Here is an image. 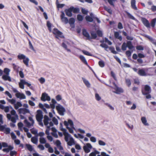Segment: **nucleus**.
<instances>
[{
  "label": "nucleus",
  "instance_id": "nucleus-24",
  "mask_svg": "<svg viewBox=\"0 0 156 156\" xmlns=\"http://www.w3.org/2000/svg\"><path fill=\"white\" fill-rule=\"evenodd\" d=\"M31 141L34 144H37L38 143V139L36 137H33L31 138Z\"/></svg>",
  "mask_w": 156,
  "mask_h": 156
},
{
  "label": "nucleus",
  "instance_id": "nucleus-52",
  "mask_svg": "<svg viewBox=\"0 0 156 156\" xmlns=\"http://www.w3.org/2000/svg\"><path fill=\"white\" fill-rule=\"evenodd\" d=\"M75 22V19L73 18H71L70 19L69 21V23L70 24V25H72L74 24Z\"/></svg>",
  "mask_w": 156,
  "mask_h": 156
},
{
  "label": "nucleus",
  "instance_id": "nucleus-28",
  "mask_svg": "<svg viewBox=\"0 0 156 156\" xmlns=\"http://www.w3.org/2000/svg\"><path fill=\"white\" fill-rule=\"evenodd\" d=\"M67 44H68V42H67L66 41L63 42L62 44V46L68 52H71V50L70 49L67 48Z\"/></svg>",
  "mask_w": 156,
  "mask_h": 156
},
{
  "label": "nucleus",
  "instance_id": "nucleus-41",
  "mask_svg": "<svg viewBox=\"0 0 156 156\" xmlns=\"http://www.w3.org/2000/svg\"><path fill=\"white\" fill-rule=\"evenodd\" d=\"M85 19L87 21L90 22H92L93 21V18L89 16H86Z\"/></svg>",
  "mask_w": 156,
  "mask_h": 156
},
{
  "label": "nucleus",
  "instance_id": "nucleus-42",
  "mask_svg": "<svg viewBox=\"0 0 156 156\" xmlns=\"http://www.w3.org/2000/svg\"><path fill=\"white\" fill-rule=\"evenodd\" d=\"M91 39H95L97 37V36L96 33H95L92 32L91 33Z\"/></svg>",
  "mask_w": 156,
  "mask_h": 156
},
{
  "label": "nucleus",
  "instance_id": "nucleus-62",
  "mask_svg": "<svg viewBox=\"0 0 156 156\" xmlns=\"http://www.w3.org/2000/svg\"><path fill=\"white\" fill-rule=\"evenodd\" d=\"M47 26L48 27V28L49 30L50 31H51V24L48 21L47 22Z\"/></svg>",
  "mask_w": 156,
  "mask_h": 156
},
{
  "label": "nucleus",
  "instance_id": "nucleus-34",
  "mask_svg": "<svg viewBox=\"0 0 156 156\" xmlns=\"http://www.w3.org/2000/svg\"><path fill=\"white\" fill-rule=\"evenodd\" d=\"M127 47V46L126 43L124 42L122 45L121 49L123 51H125L126 50Z\"/></svg>",
  "mask_w": 156,
  "mask_h": 156
},
{
  "label": "nucleus",
  "instance_id": "nucleus-26",
  "mask_svg": "<svg viewBox=\"0 0 156 156\" xmlns=\"http://www.w3.org/2000/svg\"><path fill=\"white\" fill-rule=\"evenodd\" d=\"M144 89L146 92V93H150L151 92L150 87V86L147 85H145Z\"/></svg>",
  "mask_w": 156,
  "mask_h": 156
},
{
  "label": "nucleus",
  "instance_id": "nucleus-11",
  "mask_svg": "<svg viewBox=\"0 0 156 156\" xmlns=\"http://www.w3.org/2000/svg\"><path fill=\"white\" fill-rule=\"evenodd\" d=\"M41 99L42 101H50L51 100V98L47 94L44 93L42 94Z\"/></svg>",
  "mask_w": 156,
  "mask_h": 156
},
{
  "label": "nucleus",
  "instance_id": "nucleus-23",
  "mask_svg": "<svg viewBox=\"0 0 156 156\" xmlns=\"http://www.w3.org/2000/svg\"><path fill=\"white\" fill-rule=\"evenodd\" d=\"M136 1L135 0H131V6L132 8L135 10H137V8L135 5Z\"/></svg>",
  "mask_w": 156,
  "mask_h": 156
},
{
  "label": "nucleus",
  "instance_id": "nucleus-27",
  "mask_svg": "<svg viewBox=\"0 0 156 156\" xmlns=\"http://www.w3.org/2000/svg\"><path fill=\"white\" fill-rule=\"evenodd\" d=\"M82 79L84 83L87 87H90V84L89 81L84 78H83Z\"/></svg>",
  "mask_w": 156,
  "mask_h": 156
},
{
  "label": "nucleus",
  "instance_id": "nucleus-2",
  "mask_svg": "<svg viewBox=\"0 0 156 156\" xmlns=\"http://www.w3.org/2000/svg\"><path fill=\"white\" fill-rule=\"evenodd\" d=\"M44 125L46 126V129L45 131V133L48 135H50L49 131L51 129L50 127L53 126V123L50 121L48 117L47 116L45 115L44 117L43 120Z\"/></svg>",
  "mask_w": 156,
  "mask_h": 156
},
{
  "label": "nucleus",
  "instance_id": "nucleus-3",
  "mask_svg": "<svg viewBox=\"0 0 156 156\" xmlns=\"http://www.w3.org/2000/svg\"><path fill=\"white\" fill-rule=\"evenodd\" d=\"M62 131L63 132V134L65 136V140L67 142L68 145L71 146L73 144H74V141L73 138L68 133L66 132V129L64 128H62Z\"/></svg>",
  "mask_w": 156,
  "mask_h": 156
},
{
  "label": "nucleus",
  "instance_id": "nucleus-21",
  "mask_svg": "<svg viewBox=\"0 0 156 156\" xmlns=\"http://www.w3.org/2000/svg\"><path fill=\"white\" fill-rule=\"evenodd\" d=\"M22 105L20 102H17L14 105V108L16 109H17L19 107L22 106Z\"/></svg>",
  "mask_w": 156,
  "mask_h": 156
},
{
  "label": "nucleus",
  "instance_id": "nucleus-19",
  "mask_svg": "<svg viewBox=\"0 0 156 156\" xmlns=\"http://www.w3.org/2000/svg\"><path fill=\"white\" fill-rule=\"evenodd\" d=\"M83 36L86 37L87 39H91L89 34L85 29H84L83 30Z\"/></svg>",
  "mask_w": 156,
  "mask_h": 156
},
{
  "label": "nucleus",
  "instance_id": "nucleus-7",
  "mask_svg": "<svg viewBox=\"0 0 156 156\" xmlns=\"http://www.w3.org/2000/svg\"><path fill=\"white\" fill-rule=\"evenodd\" d=\"M56 108L60 115H64V112L65 111V110L63 106L59 105L57 106Z\"/></svg>",
  "mask_w": 156,
  "mask_h": 156
},
{
  "label": "nucleus",
  "instance_id": "nucleus-56",
  "mask_svg": "<svg viewBox=\"0 0 156 156\" xmlns=\"http://www.w3.org/2000/svg\"><path fill=\"white\" fill-rule=\"evenodd\" d=\"M82 52H83V53L84 54H85L86 55H88V56H92L91 54L90 53H89V52H88V51H85L84 50H83L82 51Z\"/></svg>",
  "mask_w": 156,
  "mask_h": 156
},
{
  "label": "nucleus",
  "instance_id": "nucleus-57",
  "mask_svg": "<svg viewBox=\"0 0 156 156\" xmlns=\"http://www.w3.org/2000/svg\"><path fill=\"white\" fill-rule=\"evenodd\" d=\"M77 20L80 21H81L83 19V17L80 15H78L77 16Z\"/></svg>",
  "mask_w": 156,
  "mask_h": 156
},
{
  "label": "nucleus",
  "instance_id": "nucleus-40",
  "mask_svg": "<svg viewBox=\"0 0 156 156\" xmlns=\"http://www.w3.org/2000/svg\"><path fill=\"white\" fill-rule=\"evenodd\" d=\"M18 126L19 129L21 131H22V127L23 126V124L21 122H19L18 124Z\"/></svg>",
  "mask_w": 156,
  "mask_h": 156
},
{
  "label": "nucleus",
  "instance_id": "nucleus-64",
  "mask_svg": "<svg viewBox=\"0 0 156 156\" xmlns=\"http://www.w3.org/2000/svg\"><path fill=\"white\" fill-rule=\"evenodd\" d=\"M151 11H156V6L155 5H153L151 7Z\"/></svg>",
  "mask_w": 156,
  "mask_h": 156
},
{
  "label": "nucleus",
  "instance_id": "nucleus-25",
  "mask_svg": "<svg viewBox=\"0 0 156 156\" xmlns=\"http://www.w3.org/2000/svg\"><path fill=\"white\" fill-rule=\"evenodd\" d=\"M114 36L115 37L119 39L120 41H121L122 40V37L119 34L118 32H116L114 33Z\"/></svg>",
  "mask_w": 156,
  "mask_h": 156
},
{
  "label": "nucleus",
  "instance_id": "nucleus-48",
  "mask_svg": "<svg viewBox=\"0 0 156 156\" xmlns=\"http://www.w3.org/2000/svg\"><path fill=\"white\" fill-rule=\"evenodd\" d=\"M37 147L41 151L44 150V146L41 144H40L37 146Z\"/></svg>",
  "mask_w": 156,
  "mask_h": 156
},
{
  "label": "nucleus",
  "instance_id": "nucleus-32",
  "mask_svg": "<svg viewBox=\"0 0 156 156\" xmlns=\"http://www.w3.org/2000/svg\"><path fill=\"white\" fill-rule=\"evenodd\" d=\"M26 146L27 149L30 151H31L33 150V148L32 146L30 144H26Z\"/></svg>",
  "mask_w": 156,
  "mask_h": 156
},
{
  "label": "nucleus",
  "instance_id": "nucleus-36",
  "mask_svg": "<svg viewBox=\"0 0 156 156\" xmlns=\"http://www.w3.org/2000/svg\"><path fill=\"white\" fill-rule=\"evenodd\" d=\"M31 133L33 134L36 135L37 134V130L34 129L33 128L31 129L30 130Z\"/></svg>",
  "mask_w": 156,
  "mask_h": 156
},
{
  "label": "nucleus",
  "instance_id": "nucleus-18",
  "mask_svg": "<svg viewBox=\"0 0 156 156\" xmlns=\"http://www.w3.org/2000/svg\"><path fill=\"white\" fill-rule=\"evenodd\" d=\"M65 12L67 16L69 17H71L72 16V10L71 9V7L68 9L65 10Z\"/></svg>",
  "mask_w": 156,
  "mask_h": 156
},
{
  "label": "nucleus",
  "instance_id": "nucleus-29",
  "mask_svg": "<svg viewBox=\"0 0 156 156\" xmlns=\"http://www.w3.org/2000/svg\"><path fill=\"white\" fill-rule=\"evenodd\" d=\"M126 44L127 47H128L129 49H132L133 48V46L132 45L131 41H128Z\"/></svg>",
  "mask_w": 156,
  "mask_h": 156
},
{
  "label": "nucleus",
  "instance_id": "nucleus-10",
  "mask_svg": "<svg viewBox=\"0 0 156 156\" xmlns=\"http://www.w3.org/2000/svg\"><path fill=\"white\" fill-rule=\"evenodd\" d=\"M18 111L19 114H22L24 115L26 113H30V111L28 108H21L19 109Z\"/></svg>",
  "mask_w": 156,
  "mask_h": 156
},
{
  "label": "nucleus",
  "instance_id": "nucleus-9",
  "mask_svg": "<svg viewBox=\"0 0 156 156\" xmlns=\"http://www.w3.org/2000/svg\"><path fill=\"white\" fill-rule=\"evenodd\" d=\"M53 33L55 35V37L57 38H58L59 37H63L62 33L56 29H54Z\"/></svg>",
  "mask_w": 156,
  "mask_h": 156
},
{
  "label": "nucleus",
  "instance_id": "nucleus-49",
  "mask_svg": "<svg viewBox=\"0 0 156 156\" xmlns=\"http://www.w3.org/2000/svg\"><path fill=\"white\" fill-rule=\"evenodd\" d=\"M52 121L55 125H57L58 124V122L57 119L55 117H53L52 119Z\"/></svg>",
  "mask_w": 156,
  "mask_h": 156
},
{
  "label": "nucleus",
  "instance_id": "nucleus-43",
  "mask_svg": "<svg viewBox=\"0 0 156 156\" xmlns=\"http://www.w3.org/2000/svg\"><path fill=\"white\" fill-rule=\"evenodd\" d=\"M7 100H8V101L11 103L12 104H14L16 103V100L15 99H8L7 98Z\"/></svg>",
  "mask_w": 156,
  "mask_h": 156
},
{
  "label": "nucleus",
  "instance_id": "nucleus-44",
  "mask_svg": "<svg viewBox=\"0 0 156 156\" xmlns=\"http://www.w3.org/2000/svg\"><path fill=\"white\" fill-rule=\"evenodd\" d=\"M66 128L68 129L69 132L71 133H73L74 132L73 129H75V128H73L71 127H66Z\"/></svg>",
  "mask_w": 156,
  "mask_h": 156
},
{
  "label": "nucleus",
  "instance_id": "nucleus-39",
  "mask_svg": "<svg viewBox=\"0 0 156 156\" xmlns=\"http://www.w3.org/2000/svg\"><path fill=\"white\" fill-rule=\"evenodd\" d=\"M24 122L26 124V126L28 127L32 126V124L29 122L27 119L25 120Z\"/></svg>",
  "mask_w": 156,
  "mask_h": 156
},
{
  "label": "nucleus",
  "instance_id": "nucleus-54",
  "mask_svg": "<svg viewBox=\"0 0 156 156\" xmlns=\"http://www.w3.org/2000/svg\"><path fill=\"white\" fill-rule=\"evenodd\" d=\"M98 64L99 66L101 67H103L105 65L104 62L102 60L99 62Z\"/></svg>",
  "mask_w": 156,
  "mask_h": 156
},
{
  "label": "nucleus",
  "instance_id": "nucleus-47",
  "mask_svg": "<svg viewBox=\"0 0 156 156\" xmlns=\"http://www.w3.org/2000/svg\"><path fill=\"white\" fill-rule=\"evenodd\" d=\"M100 46L104 48L107 51V49L109 48V47L105 44L103 43L101 44Z\"/></svg>",
  "mask_w": 156,
  "mask_h": 156
},
{
  "label": "nucleus",
  "instance_id": "nucleus-31",
  "mask_svg": "<svg viewBox=\"0 0 156 156\" xmlns=\"http://www.w3.org/2000/svg\"><path fill=\"white\" fill-rule=\"evenodd\" d=\"M79 58L85 64H87V63L85 57L83 55H81L80 56Z\"/></svg>",
  "mask_w": 156,
  "mask_h": 156
},
{
  "label": "nucleus",
  "instance_id": "nucleus-46",
  "mask_svg": "<svg viewBox=\"0 0 156 156\" xmlns=\"http://www.w3.org/2000/svg\"><path fill=\"white\" fill-rule=\"evenodd\" d=\"M38 80L41 84H43L45 82V80L44 78L41 77L38 79Z\"/></svg>",
  "mask_w": 156,
  "mask_h": 156
},
{
  "label": "nucleus",
  "instance_id": "nucleus-38",
  "mask_svg": "<svg viewBox=\"0 0 156 156\" xmlns=\"http://www.w3.org/2000/svg\"><path fill=\"white\" fill-rule=\"evenodd\" d=\"M98 144L100 146H105L106 144L105 142L100 140L98 141Z\"/></svg>",
  "mask_w": 156,
  "mask_h": 156
},
{
  "label": "nucleus",
  "instance_id": "nucleus-20",
  "mask_svg": "<svg viewBox=\"0 0 156 156\" xmlns=\"http://www.w3.org/2000/svg\"><path fill=\"white\" fill-rule=\"evenodd\" d=\"M141 120L142 123L144 126H149V124L147 122L146 117H142L141 118Z\"/></svg>",
  "mask_w": 156,
  "mask_h": 156
},
{
  "label": "nucleus",
  "instance_id": "nucleus-30",
  "mask_svg": "<svg viewBox=\"0 0 156 156\" xmlns=\"http://www.w3.org/2000/svg\"><path fill=\"white\" fill-rule=\"evenodd\" d=\"M39 142L41 144H45L46 143V140L43 137H41L39 138Z\"/></svg>",
  "mask_w": 156,
  "mask_h": 156
},
{
  "label": "nucleus",
  "instance_id": "nucleus-35",
  "mask_svg": "<svg viewBox=\"0 0 156 156\" xmlns=\"http://www.w3.org/2000/svg\"><path fill=\"white\" fill-rule=\"evenodd\" d=\"M10 72V70L7 68H5L4 70V72L5 75H9V72Z\"/></svg>",
  "mask_w": 156,
  "mask_h": 156
},
{
  "label": "nucleus",
  "instance_id": "nucleus-45",
  "mask_svg": "<svg viewBox=\"0 0 156 156\" xmlns=\"http://www.w3.org/2000/svg\"><path fill=\"white\" fill-rule=\"evenodd\" d=\"M71 9L72 11H73L74 13H77L79 11L78 9L74 8L73 7H71Z\"/></svg>",
  "mask_w": 156,
  "mask_h": 156
},
{
  "label": "nucleus",
  "instance_id": "nucleus-61",
  "mask_svg": "<svg viewBox=\"0 0 156 156\" xmlns=\"http://www.w3.org/2000/svg\"><path fill=\"white\" fill-rule=\"evenodd\" d=\"M56 99L57 101H60L62 99V96L60 95H58L56 97Z\"/></svg>",
  "mask_w": 156,
  "mask_h": 156
},
{
  "label": "nucleus",
  "instance_id": "nucleus-59",
  "mask_svg": "<svg viewBox=\"0 0 156 156\" xmlns=\"http://www.w3.org/2000/svg\"><path fill=\"white\" fill-rule=\"evenodd\" d=\"M109 50L111 51V52L114 54H116L117 53V52L115 51V49L114 48L112 47H110L109 48Z\"/></svg>",
  "mask_w": 156,
  "mask_h": 156
},
{
  "label": "nucleus",
  "instance_id": "nucleus-6",
  "mask_svg": "<svg viewBox=\"0 0 156 156\" xmlns=\"http://www.w3.org/2000/svg\"><path fill=\"white\" fill-rule=\"evenodd\" d=\"M26 84L28 86L30 87L31 86V84L26 82L25 80H21L20 82L19 83V85L20 88L24 89V85Z\"/></svg>",
  "mask_w": 156,
  "mask_h": 156
},
{
  "label": "nucleus",
  "instance_id": "nucleus-12",
  "mask_svg": "<svg viewBox=\"0 0 156 156\" xmlns=\"http://www.w3.org/2000/svg\"><path fill=\"white\" fill-rule=\"evenodd\" d=\"M64 124L66 127H69V125L70 127L74 128L73 123V121L70 119H68V121H64Z\"/></svg>",
  "mask_w": 156,
  "mask_h": 156
},
{
  "label": "nucleus",
  "instance_id": "nucleus-60",
  "mask_svg": "<svg viewBox=\"0 0 156 156\" xmlns=\"http://www.w3.org/2000/svg\"><path fill=\"white\" fill-rule=\"evenodd\" d=\"M97 156H110L109 155L107 154L104 152H102L101 153V155H98Z\"/></svg>",
  "mask_w": 156,
  "mask_h": 156
},
{
  "label": "nucleus",
  "instance_id": "nucleus-13",
  "mask_svg": "<svg viewBox=\"0 0 156 156\" xmlns=\"http://www.w3.org/2000/svg\"><path fill=\"white\" fill-rule=\"evenodd\" d=\"M113 84L115 86V87L114 88V89L115 90V91L114 92L115 93L119 94L123 92V90L122 89L118 87L115 83H113Z\"/></svg>",
  "mask_w": 156,
  "mask_h": 156
},
{
  "label": "nucleus",
  "instance_id": "nucleus-55",
  "mask_svg": "<svg viewBox=\"0 0 156 156\" xmlns=\"http://www.w3.org/2000/svg\"><path fill=\"white\" fill-rule=\"evenodd\" d=\"M126 14L129 18L133 20H135V18L129 12H127Z\"/></svg>",
  "mask_w": 156,
  "mask_h": 156
},
{
  "label": "nucleus",
  "instance_id": "nucleus-22",
  "mask_svg": "<svg viewBox=\"0 0 156 156\" xmlns=\"http://www.w3.org/2000/svg\"><path fill=\"white\" fill-rule=\"evenodd\" d=\"M2 78L5 80H8L9 81H11L10 77L8 75H4L2 76Z\"/></svg>",
  "mask_w": 156,
  "mask_h": 156
},
{
  "label": "nucleus",
  "instance_id": "nucleus-8",
  "mask_svg": "<svg viewBox=\"0 0 156 156\" xmlns=\"http://www.w3.org/2000/svg\"><path fill=\"white\" fill-rule=\"evenodd\" d=\"M92 148V146L90 143H87L86 145L83 147V150L86 153H88L90 151V149Z\"/></svg>",
  "mask_w": 156,
  "mask_h": 156
},
{
  "label": "nucleus",
  "instance_id": "nucleus-17",
  "mask_svg": "<svg viewBox=\"0 0 156 156\" xmlns=\"http://www.w3.org/2000/svg\"><path fill=\"white\" fill-rule=\"evenodd\" d=\"M142 21L145 26L147 27H149L150 24L148 20L145 18H142L141 19Z\"/></svg>",
  "mask_w": 156,
  "mask_h": 156
},
{
  "label": "nucleus",
  "instance_id": "nucleus-14",
  "mask_svg": "<svg viewBox=\"0 0 156 156\" xmlns=\"http://www.w3.org/2000/svg\"><path fill=\"white\" fill-rule=\"evenodd\" d=\"M60 15V17L62 21L65 24H67L68 22V20L67 17H65L64 13L62 12Z\"/></svg>",
  "mask_w": 156,
  "mask_h": 156
},
{
  "label": "nucleus",
  "instance_id": "nucleus-15",
  "mask_svg": "<svg viewBox=\"0 0 156 156\" xmlns=\"http://www.w3.org/2000/svg\"><path fill=\"white\" fill-rule=\"evenodd\" d=\"M138 73L139 75L142 76H145L148 75L146 73L145 70L144 69H139L138 71Z\"/></svg>",
  "mask_w": 156,
  "mask_h": 156
},
{
  "label": "nucleus",
  "instance_id": "nucleus-5",
  "mask_svg": "<svg viewBox=\"0 0 156 156\" xmlns=\"http://www.w3.org/2000/svg\"><path fill=\"white\" fill-rule=\"evenodd\" d=\"M43 117L42 112L40 110H37V114L36 115V118L39 122V125L42 126H43V124L42 122Z\"/></svg>",
  "mask_w": 156,
  "mask_h": 156
},
{
  "label": "nucleus",
  "instance_id": "nucleus-1",
  "mask_svg": "<svg viewBox=\"0 0 156 156\" xmlns=\"http://www.w3.org/2000/svg\"><path fill=\"white\" fill-rule=\"evenodd\" d=\"M10 113L11 114H7L6 116L8 120L12 122L10 124L11 126L14 127L15 126L14 123H16V120L18 119V116L16 113V111L13 109L11 111Z\"/></svg>",
  "mask_w": 156,
  "mask_h": 156
},
{
  "label": "nucleus",
  "instance_id": "nucleus-33",
  "mask_svg": "<svg viewBox=\"0 0 156 156\" xmlns=\"http://www.w3.org/2000/svg\"><path fill=\"white\" fill-rule=\"evenodd\" d=\"M57 146L58 149L60 151L61 153L62 154H64V151L63 148L61 145V144Z\"/></svg>",
  "mask_w": 156,
  "mask_h": 156
},
{
  "label": "nucleus",
  "instance_id": "nucleus-37",
  "mask_svg": "<svg viewBox=\"0 0 156 156\" xmlns=\"http://www.w3.org/2000/svg\"><path fill=\"white\" fill-rule=\"evenodd\" d=\"M10 129L9 128H5V127L4 129V131L6 134H8L10 133Z\"/></svg>",
  "mask_w": 156,
  "mask_h": 156
},
{
  "label": "nucleus",
  "instance_id": "nucleus-63",
  "mask_svg": "<svg viewBox=\"0 0 156 156\" xmlns=\"http://www.w3.org/2000/svg\"><path fill=\"white\" fill-rule=\"evenodd\" d=\"M136 49L139 50H144L143 47L141 45H138L136 47Z\"/></svg>",
  "mask_w": 156,
  "mask_h": 156
},
{
  "label": "nucleus",
  "instance_id": "nucleus-58",
  "mask_svg": "<svg viewBox=\"0 0 156 156\" xmlns=\"http://www.w3.org/2000/svg\"><path fill=\"white\" fill-rule=\"evenodd\" d=\"M156 22V19H154L152 20L151 23V26L152 27H154Z\"/></svg>",
  "mask_w": 156,
  "mask_h": 156
},
{
  "label": "nucleus",
  "instance_id": "nucleus-50",
  "mask_svg": "<svg viewBox=\"0 0 156 156\" xmlns=\"http://www.w3.org/2000/svg\"><path fill=\"white\" fill-rule=\"evenodd\" d=\"M29 47L30 49H31L32 50L34 51H35V50L34 49V48L31 43V42L30 41H29Z\"/></svg>",
  "mask_w": 156,
  "mask_h": 156
},
{
  "label": "nucleus",
  "instance_id": "nucleus-16",
  "mask_svg": "<svg viewBox=\"0 0 156 156\" xmlns=\"http://www.w3.org/2000/svg\"><path fill=\"white\" fill-rule=\"evenodd\" d=\"M15 96L17 98H20V99H25L26 98V96L25 95L19 92L17 93H16Z\"/></svg>",
  "mask_w": 156,
  "mask_h": 156
},
{
  "label": "nucleus",
  "instance_id": "nucleus-4",
  "mask_svg": "<svg viewBox=\"0 0 156 156\" xmlns=\"http://www.w3.org/2000/svg\"><path fill=\"white\" fill-rule=\"evenodd\" d=\"M17 58L19 60H23V63L27 66H28L29 61V58L24 54H19L17 55Z\"/></svg>",
  "mask_w": 156,
  "mask_h": 156
},
{
  "label": "nucleus",
  "instance_id": "nucleus-53",
  "mask_svg": "<svg viewBox=\"0 0 156 156\" xmlns=\"http://www.w3.org/2000/svg\"><path fill=\"white\" fill-rule=\"evenodd\" d=\"M95 97L96 100L98 101H100L101 99V98L99 95L97 93L95 94Z\"/></svg>",
  "mask_w": 156,
  "mask_h": 156
},
{
  "label": "nucleus",
  "instance_id": "nucleus-51",
  "mask_svg": "<svg viewBox=\"0 0 156 156\" xmlns=\"http://www.w3.org/2000/svg\"><path fill=\"white\" fill-rule=\"evenodd\" d=\"M126 82L127 85L128 87H129L131 84V83L130 80L128 79H126Z\"/></svg>",
  "mask_w": 156,
  "mask_h": 156
}]
</instances>
